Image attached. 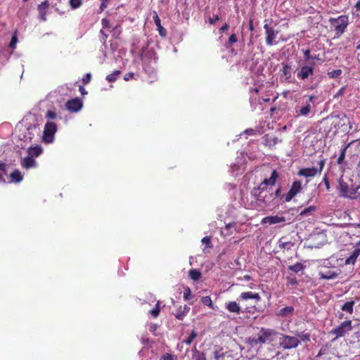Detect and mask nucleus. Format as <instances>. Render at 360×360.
Segmentation results:
<instances>
[{
    "label": "nucleus",
    "instance_id": "1",
    "mask_svg": "<svg viewBox=\"0 0 360 360\" xmlns=\"http://www.w3.org/2000/svg\"><path fill=\"white\" fill-rule=\"evenodd\" d=\"M278 174L276 170L271 172L269 179H264L262 182L257 186L254 187L251 190V195L257 200L265 205L269 204L274 200L273 193L271 192L269 186H274L276 184Z\"/></svg>",
    "mask_w": 360,
    "mask_h": 360
},
{
    "label": "nucleus",
    "instance_id": "2",
    "mask_svg": "<svg viewBox=\"0 0 360 360\" xmlns=\"http://www.w3.org/2000/svg\"><path fill=\"white\" fill-rule=\"evenodd\" d=\"M329 22L335 32V35L340 37L342 35L349 25V17L346 15H342L338 18H330Z\"/></svg>",
    "mask_w": 360,
    "mask_h": 360
},
{
    "label": "nucleus",
    "instance_id": "3",
    "mask_svg": "<svg viewBox=\"0 0 360 360\" xmlns=\"http://www.w3.org/2000/svg\"><path fill=\"white\" fill-rule=\"evenodd\" d=\"M276 335V332L274 329L262 328L257 334V338H252L250 342L255 345L271 342Z\"/></svg>",
    "mask_w": 360,
    "mask_h": 360
},
{
    "label": "nucleus",
    "instance_id": "4",
    "mask_svg": "<svg viewBox=\"0 0 360 360\" xmlns=\"http://www.w3.org/2000/svg\"><path fill=\"white\" fill-rule=\"evenodd\" d=\"M352 330V321H345L338 327L333 328L330 330V333L335 335V337L333 340V341L344 337L348 332Z\"/></svg>",
    "mask_w": 360,
    "mask_h": 360
},
{
    "label": "nucleus",
    "instance_id": "5",
    "mask_svg": "<svg viewBox=\"0 0 360 360\" xmlns=\"http://www.w3.org/2000/svg\"><path fill=\"white\" fill-rule=\"evenodd\" d=\"M307 98V101L304 105L295 108L296 117H307L311 112L313 106L311 103L314 102L316 96L315 95H309Z\"/></svg>",
    "mask_w": 360,
    "mask_h": 360
},
{
    "label": "nucleus",
    "instance_id": "6",
    "mask_svg": "<svg viewBox=\"0 0 360 360\" xmlns=\"http://www.w3.org/2000/svg\"><path fill=\"white\" fill-rule=\"evenodd\" d=\"M326 164L325 159H321L319 162V168L316 169L314 167L303 168L298 171L297 174L304 177H314L318 173L321 174Z\"/></svg>",
    "mask_w": 360,
    "mask_h": 360
},
{
    "label": "nucleus",
    "instance_id": "7",
    "mask_svg": "<svg viewBox=\"0 0 360 360\" xmlns=\"http://www.w3.org/2000/svg\"><path fill=\"white\" fill-rule=\"evenodd\" d=\"M300 340L297 337L283 335L280 338L279 345L284 349L295 348L300 344Z\"/></svg>",
    "mask_w": 360,
    "mask_h": 360
},
{
    "label": "nucleus",
    "instance_id": "8",
    "mask_svg": "<svg viewBox=\"0 0 360 360\" xmlns=\"http://www.w3.org/2000/svg\"><path fill=\"white\" fill-rule=\"evenodd\" d=\"M338 183H339L338 188H339L341 196H343L345 198H355L354 195H356V193L357 192V189L359 188H356V189H354V188L350 189L349 188V185L347 184V183L344 181V180L342 178L339 179Z\"/></svg>",
    "mask_w": 360,
    "mask_h": 360
},
{
    "label": "nucleus",
    "instance_id": "9",
    "mask_svg": "<svg viewBox=\"0 0 360 360\" xmlns=\"http://www.w3.org/2000/svg\"><path fill=\"white\" fill-rule=\"evenodd\" d=\"M259 91V88L258 87H251L249 89V92L250 94V103L253 111L256 110L258 108V106L262 104V97L258 96Z\"/></svg>",
    "mask_w": 360,
    "mask_h": 360
},
{
    "label": "nucleus",
    "instance_id": "10",
    "mask_svg": "<svg viewBox=\"0 0 360 360\" xmlns=\"http://www.w3.org/2000/svg\"><path fill=\"white\" fill-rule=\"evenodd\" d=\"M57 131V126L56 123L52 122H47L44 126V140L46 143H51L53 139V136Z\"/></svg>",
    "mask_w": 360,
    "mask_h": 360
},
{
    "label": "nucleus",
    "instance_id": "11",
    "mask_svg": "<svg viewBox=\"0 0 360 360\" xmlns=\"http://www.w3.org/2000/svg\"><path fill=\"white\" fill-rule=\"evenodd\" d=\"M353 247L354 248V250L345 261V265H354L360 255V240L354 242Z\"/></svg>",
    "mask_w": 360,
    "mask_h": 360
},
{
    "label": "nucleus",
    "instance_id": "12",
    "mask_svg": "<svg viewBox=\"0 0 360 360\" xmlns=\"http://www.w3.org/2000/svg\"><path fill=\"white\" fill-rule=\"evenodd\" d=\"M82 106V101L79 98L70 99L65 103L66 109L70 112H77L79 111Z\"/></svg>",
    "mask_w": 360,
    "mask_h": 360
},
{
    "label": "nucleus",
    "instance_id": "13",
    "mask_svg": "<svg viewBox=\"0 0 360 360\" xmlns=\"http://www.w3.org/2000/svg\"><path fill=\"white\" fill-rule=\"evenodd\" d=\"M264 29L265 30V40L266 44L268 46H272L274 44V41L278 34V32L274 30V29L269 25L265 24L264 25Z\"/></svg>",
    "mask_w": 360,
    "mask_h": 360
},
{
    "label": "nucleus",
    "instance_id": "14",
    "mask_svg": "<svg viewBox=\"0 0 360 360\" xmlns=\"http://www.w3.org/2000/svg\"><path fill=\"white\" fill-rule=\"evenodd\" d=\"M302 188V182L300 181H295L286 194L285 200L286 202L290 201L294 196L300 192Z\"/></svg>",
    "mask_w": 360,
    "mask_h": 360
},
{
    "label": "nucleus",
    "instance_id": "15",
    "mask_svg": "<svg viewBox=\"0 0 360 360\" xmlns=\"http://www.w3.org/2000/svg\"><path fill=\"white\" fill-rule=\"evenodd\" d=\"M314 71V63L311 65L302 66L300 70L297 72V76L299 79L304 80L309 76L313 75Z\"/></svg>",
    "mask_w": 360,
    "mask_h": 360
},
{
    "label": "nucleus",
    "instance_id": "16",
    "mask_svg": "<svg viewBox=\"0 0 360 360\" xmlns=\"http://www.w3.org/2000/svg\"><path fill=\"white\" fill-rule=\"evenodd\" d=\"M247 300H254L256 303H258L261 301V297L257 292H252L250 291L243 292L240 294L238 297L237 300L238 302L244 301Z\"/></svg>",
    "mask_w": 360,
    "mask_h": 360
},
{
    "label": "nucleus",
    "instance_id": "17",
    "mask_svg": "<svg viewBox=\"0 0 360 360\" xmlns=\"http://www.w3.org/2000/svg\"><path fill=\"white\" fill-rule=\"evenodd\" d=\"M286 221V219L283 216H278V215H272V216H267L262 219L261 223L262 224H276L279 223H283Z\"/></svg>",
    "mask_w": 360,
    "mask_h": 360
},
{
    "label": "nucleus",
    "instance_id": "18",
    "mask_svg": "<svg viewBox=\"0 0 360 360\" xmlns=\"http://www.w3.org/2000/svg\"><path fill=\"white\" fill-rule=\"evenodd\" d=\"M153 18L155 25L157 26V30L159 32V34L162 37H165L167 35V30L161 25V20L158 15V13L154 11L153 12Z\"/></svg>",
    "mask_w": 360,
    "mask_h": 360
},
{
    "label": "nucleus",
    "instance_id": "19",
    "mask_svg": "<svg viewBox=\"0 0 360 360\" xmlns=\"http://www.w3.org/2000/svg\"><path fill=\"white\" fill-rule=\"evenodd\" d=\"M347 235L349 236L351 241L354 242L357 238L360 240V224H354L353 229L348 231Z\"/></svg>",
    "mask_w": 360,
    "mask_h": 360
},
{
    "label": "nucleus",
    "instance_id": "20",
    "mask_svg": "<svg viewBox=\"0 0 360 360\" xmlns=\"http://www.w3.org/2000/svg\"><path fill=\"white\" fill-rule=\"evenodd\" d=\"M225 308L231 313L239 314L241 311V308L238 303L235 301H230L225 303Z\"/></svg>",
    "mask_w": 360,
    "mask_h": 360
},
{
    "label": "nucleus",
    "instance_id": "21",
    "mask_svg": "<svg viewBox=\"0 0 360 360\" xmlns=\"http://www.w3.org/2000/svg\"><path fill=\"white\" fill-rule=\"evenodd\" d=\"M263 141L264 144L269 147H272L276 146L278 143H279L281 141L278 139L276 136H272L269 134H266L263 137Z\"/></svg>",
    "mask_w": 360,
    "mask_h": 360
},
{
    "label": "nucleus",
    "instance_id": "22",
    "mask_svg": "<svg viewBox=\"0 0 360 360\" xmlns=\"http://www.w3.org/2000/svg\"><path fill=\"white\" fill-rule=\"evenodd\" d=\"M190 307L186 304H184L183 307L180 306L177 309L176 313L174 314V316L178 320L182 321L186 315L188 313Z\"/></svg>",
    "mask_w": 360,
    "mask_h": 360
},
{
    "label": "nucleus",
    "instance_id": "23",
    "mask_svg": "<svg viewBox=\"0 0 360 360\" xmlns=\"http://www.w3.org/2000/svg\"><path fill=\"white\" fill-rule=\"evenodd\" d=\"M338 275L339 273H337L331 270H328L326 271H320L319 273V278L325 280L334 279L337 278Z\"/></svg>",
    "mask_w": 360,
    "mask_h": 360
},
{
    "label": "nucleus",
    "instance_id": "24",
    "mask_svg": "<svg viewBox=\"0 0 360 360\" xmlns=\"http://www.w3.org/2000/svg\"><path fill=\"white\" fill-rule=\"evenodd\" d=\"M21 165L24 168L30 169L35 165V160L32 156L29 155L22 160Z\"/></svg>",
    "mask_w": 360,
    "mask_h": 360
},
{
    "label": "nucleus",
    "instance_id": "25",
    "mask_svg": "<svg viewBox=\"0 0 360 360\" xmlns=\"http://www.w3.org/2000/svg\"><path fill=\"white\" fill-rule=\"evenodd\" d=\"M282 69L281 70L282 72V76L285 77V79H289L291 78V67L287 63H282Z\"/></svg>",
    "mask_w": 360,
    "mask_h": 360
},
{
    "label": "nucleus",
    "instance_id": "26",
    "mask_svg": "<svg viewBox=\"0 0 360 360\" xmlns=\"http://www.w3.org/2000/svg\"><path fill=\"white\" fill-rule=\"evenodd\" d=\"M354 304L355 302L354 301L347 302L341 307V309L343 311H346L349 314H352L354 311Z\"/></svg>",
    "mask_w": 360,
    "mask_h": 360
},
{
    "label": "nucleus",
    "instance_id": "27",
    "mask_svg": "<svg viewBox=\"0 0 360 360\" xmlns=\"http://www.w3.org/2000/svg\"><path fill=\"white\" fill-rule=\"evenodd\" d=\"M11 181L19 183L22 180V176L20 172L18 169L14 170L11 174Z\"/></svg>",
    "mask_w": 360,
    "mask_h": 360
},
{
    "label": "nucleus",
    "instance_id": "28",
    "mask_svg": "<svg viewBox=\"0 0 360 360\" xmlns=\"http://www.w3.org/2000/svg\"><path fill=\"white\" fill-rule=\"evenodd\" d=\"M294 311V308L292 307H285L281 309L278 313V316H287L289 315H292Z\"/></svg>",
    "mask_w": 360,
    "mask_h": 360
},
{
    "label": "nucleus",
    "instance_id": "29",
    "mask_svg": "<svg viewBox=\"0 0 360 360\" xmlns=\"http://www.w3.org/2000/svg\"><path fill=\"white\" fill-rule=\"evenodd\" d=\"M189 277L193 281H198L201 276V272L195 269H192L189 271Z\"/></svg>",
    "mask_w": 360,
    "mask_h": 360
},
{
    "label": "nucleus",
    "instance_id": "30",
    "mask_svg": "<svg viewBox=\"0 0 360 360\" xmlns=\"http://www.w3.org/2000/svg\"><path fill=\"white\" fill-rule=\"evenodd\" d=\"M121 75V71L120 70H115L113 72H112L110 75H108L106 76V80L108 82H114L117 80V77Z\"/></svg>",
    "mask_w": 360,
    "mask_h": 360
},
{
    "label": "nucleus",
    "instance_id": "31",
    "mask_svg": "<svg viewBox=\"0 0 360 360\" xmlns=\"http://www.w3.org/2000/svg\"><path fill=\"white\" fill-rule=\"evenodd\" d=\"M197 336L198 333L195 330H193L189 336L186 339L184 340L182 342L189 345L193 342L194 339L196 338Z\"/></svg>",
    "mask_w": 360,
    "mask_h": 360
},
{
    "label": "nucleus",
    "instance_id": "32",
    "mask_svg": "<svg viewBox=\"0 0 360 360\" xmlns=\"http://www.w3.org/2000/svg\"><path fill=\"white\" fill-rule=\"evenodd\" d=\"M42 153V149L39 146H35L34 148H30L28 150L29 155L32 156H39Z\"/></svg>",
    "mask_w": 360,
    "mask_h": 360
},
{
    "label": "nucleus",
    "instance_id": "33",
    "mask_svg": "<svg viewBox=\"0 0 360 360\" xmlns=\"http://www.w3.org/2000/svg\"><path fill=\"white\" fill-rule=\"evenodd\" d=\"M160 301H158L156 304H155V307L152 309L151 310L149 311V314L154 318H156L159 316L160 314Z\"/></svg>",
    "mask_w": 360,
    "mask_h": 360
},
{
    "label": "nucleus",
    "instance_id": "34",
    "mask_svg": "<svg viewBox=\"0 0 360 360\" xmlns=\"http://www.w3.org/2000/svg\"><path fill=\"white\" fill-rule=\"evenodd\" d=\"M304 268V266L300 262H297L293 265H290L288 266V269L295 273H298L299 271L303 270Z\"/></svg>",
    "mask_w": 360,
    "mask_h": 360
},
{
    "label": "nucleus",
    "instance_id": "35",
    "mask_svg": "<svg viewBox=\"0 0 360 360\" xmlns=\"http://www.w3.org/2000/svg\"><path fill=\"white\" fill-rule=\"evenodd\" d=\"M238 41V38L236 34H232L229 37L228 41L226 42V47L227 49L232 46V45Z\"/></svg>",
    "mask_w": 360,
    "mask_h": 360
},
{
    "label": "nucleus",
    "instance_id": "36",
    "mask_svg": "<svg viewBox=\"0 0 360 360\" xmlns=\"http://www.w3.org/2000/svg\"><path fill=\"white\" fill-rule=\"evenodd\" d=\"M49 7V3L48 1H44L38 5L37 10L39 13L47 12V9Z\"/></svg>",
    "mask_w": 360,
    "mask_h": 360
},
{
    "label": "nucleus",
    "instance_id": "37",
    "mask_svg": "<svg viewBox=\"0 0 360 360\" xmlns=\"http://www.w3.org/2000/svg\"><path fill=\"white\" fill-rule=\"evenodd\" d=\"M201 302L204 305L208 306L211 309H214V305L212 299L210 296L202 297L201 299Z\"/></svg>",
    "mask_w": 360,
    "mask_h": 360
},
{
    "label": "nucleus",
    "instance_id": "38",
    "mask_svg": "<svg viewBox=\"0 0 360 360\" xmlns=\"http://www.w3.org/2000/svg\"><path fill=\"white\" fill-rule=\"evenodd\" d=\"M70 6L72 9H76L82 4V0H69Z\"/></svg>",
    "mask_w": 360,
    "mask_h": 360
},
{
    "label": "nucleus",
    "instance_id": "39",
    "mask_svg": "<svg viewBox=\"0 0 360 360\" xmlns=\"http://www.w3.org/2000/svg\"><path fill=\"white\" fill-rule=\"evenodd\" d=\"M316 210V207L315 206H309L305 209H304L303 210H302L300 213V216H305L308 214H310L313 212H314Z\"/></svg>",
    "mask_w": 360,
    "mask_h": 360
},
{
    "label": "nucleus",
    "instance_id": "40",
    "mask_svg": "<svg viewBox=\"0 0 360 360\" xmlns=\"http://www.w3.org/2000/svg\"><path fill=\"white\" fill-rule=\"evenodd\" d=\"M347 148V147H345L343 149H342L340 154L337 160V163L338 165H341L344 162V160L345 158Z\"/></svg>",
    "mask_w": 360,
    "mask_h": 360
},
{
    "label": "nucleus",
    "instance_id": "41",
    "mask_svg": "<svg viewBox=\"0 0 360 360\" xmlns=\"http://www.w3.org/2000/svg\"><path fill=\"white\" fill-rule=\"evenodd\" d=\"M297 338H300L303 342H308L310 340V335L308 333H300L297 335Z\"/></svg>",
    "mask_w": 360,
    "mask_h": 360
},
{
    "label": "nucleus",
    "instance_id": "42",
    "mask_svg": "<svg viewBox=\"0 0 360 360\" xmlns=\"http://www.w3.org/2000/svg\"><path fill=\"white\" fill-rule=\"evenodd\" d=\"M109 0H101V5L98 11V13H101L108 6Z\"/></svg>",
    "mask_w": 360,
    "mask_h": 360
},
{
    "label": "nucleus",
    "instance_id": "43",
    "mask_svg": "<svg viewBox=\"0 0 360 360\" xmlns=\"http://www.w3.org/2000/svg\"><path fill=\"white\" fill-rule=\"evenodd\" d=\"M341 74H342V70H340V69L339 70H333V71L329 72L328 73V75H329V77L330 78H336L338 76H340Z\"/></svg>",
    "mask_w": 360,
    "mask_h": 360
},
{
    "label": "nucleus",
    "instance_id": "44",
    "mask_svg": "<svg viewBox=\"0 0 360 360\" xmlns=\"http://www.w3.org/2000/svg\"><path fill=\"white\" fill-rule=\"evenodd\" d=\"M201 241L203 244H205L207 248H211L212 247L210 237L205 236Z\"/></svg>",
    "mask_w": 360,
    "mask_h": 360
},
{
    "label": "nucleus",
    "instance_id": "45",
    "mask_svg": "<svg viewBox=\"0 0 360 360\" xmlns=\"http://www.w3.org/2000/svg\"><path fill=\"white\" fill-rule=\"evenodd\" d=\"M176 358L174 355L169 354V353H167V354L162 355L160 359V360H176Z\"/></svg>",
    "mask_w": 360,
    "mask_h": 360
},
{
    "label": "nucleus",
    "instance_id": "46",
    "mask_svg": "<svg viewBox=\"0 0 360 360\" xmlns=\"http://www.w3.org/2000/svg\"><path fill=\"white\" fill-rule=\"evenodd\" d=\"M191 289L187 287L184 289V299L185 300H190L191 298Z\"/></svg>",
    "mask_w": 360,
    "mask_h": 360
},
{
    "label": "nucleus",
    "instance_id": "47",
    "mask_svg": "<svg viewBox=\"0 0 360 360\" xmlns=\"http://www.w3.org/2000/svg\"><path fill=\"white\" fill-rule=\"evenodd\" d=\"M46 117L48 118V119L53 120V119H56L57 117V114L53 110H48L46 114Z\"/></svg>",
    "mask_w": 360,
    "mask_h": 360
},
{
    "label": "nucleus",
    "instance_id": "48",
    "mask_svg": "<svg viewBox=\"0 0 360 360\" xmlns=\"http://www.w3.org/2000/svg\"><path fill=\"white\" fill-rule=\"evenodd\" d=\"M91 73H86L84 77H82V82L84 84H86L91 82Z\"/></svg>",
    "mask_w": 360,
    "mask_h": 360
},
{
    "label": "nucleus",
    "instance_id": "49",
    "mask_svg": "<svg viewBox=\"0 0 360 360\" xmlns=\"http://www.w3.org/2000/svg\"><path fill=\"white\" fill-rule=\"evenodd\" d=\"M303 53L305 60H309L312 57V56L311 55V51L309 49L304 50Z\"/></svg>",
    "mask_w": 360,
    "mask_h": 360
},
{
    "label": "nucleus",
    "instance_id": "50",
    "mask_svg": "<svg viewBox=\"0 0 360 360\" xmlns=\"http://www.w3.org/2000/svg\"><path fill=\"white\" fill-rule=\"evenodd\" d=\"M195 360H206L205 354L197 352V354L195 356Z\"/></svg>",
    "mask_w": 360,
    "mask_h": 360
},
{
    "label": "nucleus",
    "instance_id": "51",
    "mask_svg": "<svg viewBox=\"0 0 360 360\" xmlns=\"http://www.w3.org/2000/svg\"><path fill=\"white\" fill-rule=\"evenodd\" d=\"M101 23H102V25H103V27H105V28H110V21L108 19H106V18L102 19Z\"/></svg>",
    "mask_w": 360,
    "mask_h": 360
},
{
    "label": "nucleus",
    "instance_id": "52",
    "mask_svg": "<svg viewBox=\"0 0 360 360\" xmlns=\"http://www.w3.org/2000/svg\"><path fill=\"white\" fill-rule=\"evenodd\" d=\"M134 77V72H128L125 74L124 77V79L125 81H129Z\"/></svg>",
    "mask_w": 360,
    "mask_h": 360
},
{
    "label": "nucleus",
    "instance_id": "53",
    "mask_svg": "<svg viewBox=\"0 0 360 360\" xmlns=\"http://www.w3.org/2000/svg\"><path fill=\"white\" fill-rule=\"evenodd\" d=\"M323 181L325 184V186H326V190L327 191H329L330 190V184H329V181H328V179L326 175H325L323 178Z\"/></svg>",
    "mask_w": 360,
    "mask_h": 360
},
{
    "label": "nucleus",
    "instance_id": "54",
    "mask_svg": "<svg viewBox=\"0 0 360 360\" xmlns=\"http://www.w3.org/2000/svg\"><path fill=\"white\" fill-rule=\"evenodd\" d=\"M219 20V17L218 15H214L213 18H210L209 19V22L212 25H214L217 21H218Z\"/></svg>",
    "mask_w": 360,
    "mask_h": 360
},
{
    "label": "nucleus",
    "instance_id": "55",
    "mask_svg": "<svg viewBox=\"0 0 360 360\" xmlns=\"http://www.w3.org/2000/svg\"><path fill=\"white\" fill-rule=\"evenodd\" d=\"M288 283L290 285H295L297 283L296 278H288Z\"/></svg>",
    "mask_w": 360,
    "mask_h": 360
},
{
    "label": "nucleus",
    "instance_id": "56",
    "mask_svg": "<svg viewBox=\"0 0 360 360\" xmlns=\"http://www.w3.org/2000/svg\"><path fill=\"white\" fill-rule=\"evenodd\" d=\"M237 279L238 281H249L250 280H251V277L249 275H245L243 277H238Z\"/></svg>",
    "mask_w": 360,
    "mask_h": 360
},
{
    "label": "nucleus",
    "instance_id": "57",
    "mask_svg": "<svg viewBox=\"0 0 360 360\" xmlns=\"http://www.w3.org/2000/svg\"><path fill=\"white\" fill-rule=\"evenodd\" d=\"M0 171L4 172V174H6V165L4 162H0Z\"/></svg>",
    "mask_w": 360,
    "mask_h": 360
},
{
    "label": "nucleus",
    "instance_id": "58",
    "mask_svg": "<svg viewBox=\"0 0 360 360\" xmlns=\"http://www.w3.org/2000/svg\"><path fill=\"white\" fill-rule=\"evenodd\" d=\"M344 91H345V88L342 87L340 89H339V91L337 92V94H335V96L334 97L335 98V97H338L340 96L343 95Z\"/></svg>",
    "mask_w": 360,
    "mask_h": 360
},
{
    "label": "nucleus",
    "instance_id": "59",
    "mask_svg": "<svg viewBox=\"0 0 360 360\" xmlns=\"http://www.w3.org/2000/svg\"><path fill=\"white\" fill-rule=\"evenodd\" d=\"M16 41H17V38L15 37H13L11 39V41L10 43V46L12 48H14Z\"/></svg>",
    "mask_w": 360,
    "mask_h": 360
},
{
    "label": "nucleus",
    "instance_id": "60",
    "mask_svg": "<svg viewBox=\"0 0 360 360\" xmlns=\"http://www.w3.org/2000/svg\"><path fill=\"white\" fill-rule=\"evenodd\" d=\"M6 174H4V172L0 171V182L5 183L6 180L4 179V176L6 175Z\"/></svg>",
    "mask_w": 360,
    "mask_h": 360
},
{
    "label": "nucleus",
    "instance_id": "61",
    "mask_svg": "<svg viewBox=\"0 0 360 360\" xmlns=\"http://www.w3.org/2000/svg\"><path fill=\"white\" fill-rule=\"evenodd\" d=\"M229 27V25L227 23H225L220 29V32H225L226 31Z\"/></svg>",
    "mask_w": 360,
    "mask_h": 360
},
{
    "label": "nucleus",
    "instance_id": "62",
    "mask_svg": "<svg viewBox=\"0 0 360 360\" xmlns=\"http://www.w3.org/2000/svg\"><path fill=\"white\" fill-rule=\"evenodd\" d=\"M79 90L82 96L87 94V91L82 86H79Z\"/></svg>",
    "mask_w": 360,
    "mask_h": 360
},
{
    "label": "nucleus",
    "instance_id": "63",
    "mask_svg": "<svg viewBox=\"0 0 360 360\" xmlns=\"http://www.w3.org/2000/svg\"><path fill=\"white\" fill-rule=\"evenodd\" d=\"M46 13H47V12L39 13L40 18L42 21L46 20Z\"/></svg>",
    "mask_w": 360,
    "mask_h": 360
},
{
    "label": "nucleus",
    "instance_id": "64",
    "mask_svg": "<svg viewBox=\"0 0 360 360\" xmlns=\"http://www.w3.org/2000/svg\"><path fill=\"white\" fill-rule=\"evenodd\" d=\"M356 11H360V1H358L355 4Z\"/></svg>",
    "mask_w": 360,
    "mask_h": 360
}]
</instances>
